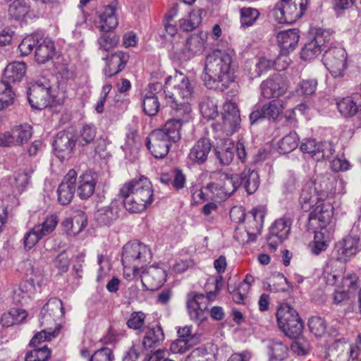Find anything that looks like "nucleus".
<instances>
[{
    "mask_svg": "<svg viewBox=\"0 0 361 361\" xmlns=\"http://www.w3.org/2000/svg\"><path fill=\"white\" fill-rule=\"evenodd\" d=\"M337 185H342L343 180H336L329 174H320L303 185L299 202L305 212L314 207L309 217L312 226L318 224V228H323L330 222L334 207L325 200L337 192Z\"/></svg>",
    "mask_w": 361,
    "mask_h": 361,
    "instance_id": "1",
    "label": "nucleus"
},
{
    "mask_svg": "<svg viewBox=\"0 0 361 361\" xmlns=\"http://www.w3.org/2000/svg\"><path fill=\"white\" fill-rule=\"evenodd\" d=\"M165 85V97L171 109V118L165 125L167 129L173 130V137L178 138V133H180L182 126L192 120L190 102L194 88L189 78L178 71L167 77Z\"/></svg>",
    "mask_w": 361,
    "mask_h": 361,
    "instance_id": "2",
    "label": "nucleus"
},
{
    "mask_svg": "<svg viewBox=\"0 0 361 361\" xmlns=\"http://www.w3.org/2000/svg\"><path fill=\"white\" fill-rule=\"evenodd\" d=\"M126 209L131 213L145 211L154 200V190L150 180L145 177L126 182L120 189Z\"/></svg>",
    "mask_w": 361,
    "mask_h": 361,
    "instance_id": "3",
    "label": "nucleus"
},
{
    "mask_svg": "<svg viewBox=\"0 0 361 361\" xmlns=\"http://www.w3.org/2000/svg\"><path fill=\"white\" fill-rule=\"evenodd\" d=\"M231 63V56L224 51L216 49L207 54L202 75L205 85L209 88H213L217 87L214 86L216 83L221 82L224 87L233 83Z\"/></svg>",
    "mask_w": 361,
    "mask_h": 361,
    "instance_id": "4",
    "label": "nucleus"
},
{
    "mask_svg": "<svg viewBox=\"0 0 361 361\" xmlns=\"http://www.w3.org/2000/svg\"><path fill=\"white\" fill-rule=\"evenodd\" d=\"M27 65L24 62L14 61L8 63L4 72V79L0 81V110L13 103L15 92L11 83L20 82L25 75Z\"/></svg>",
    "mask_w": 361,
    "mask_h": 361,
    "instance_id": "5",
    "label": "nucleus"
},
{
    "mask_svg": "<svg viewBox=\"0 0 361 361\" xmlns=\"http://www.w3.org/2000/svg\"><path fill=\"white\" fill-rule=\"evenodd\" d=\"M172 130L167 129L164 125L162 128L153 130L147 137L146 145L155 158L165 157L169 152L171 143L180 140L181 133H178V138H176Z\"/></svg>",
    "mask_w": 361,
    "mask_h": 361,
    "instance_id": "6",
    "label": "nucleus"
},
{
    "mask_svg": "<svg viewBox=\"0 0 361 361\" xmlns=\"http://www.w3.org/2000/svg\"><path fill=\"white\" fill-rule=\"evenodd\" d=\"M151 258L149 248L137 240L126 244L123 247L122 263L126 269H133V274H138L141 264H145Z\"/></svg>",
    "mask_w": 361,
    "mask_h": 361,
    "instance_id": "7",
    "label": "nucleus"
},
{
    "mask_svg": "<svg viewBox=\"0 0 361 361\" xmlns=\"http://www.w3.org/2000/svg\"><path fill=\"white\" fill-rule=\"evenodd\" d=\"M235 214H240L238 221L244 219L245 223V232L247 235L246 242H253L258 235L261 233L263 227L265 212L262 207H256L245 214L238 207H233L230 212V216L233 218Z\"/></svg>",
    "mask_w": 361,
    "mask_h": 361,
    "instance_id": "8",
    "label": "nucleus"
},
{
    "mask_svg": "<svg viewBox=\"0 0 361 361\" xmlns=\"http://www.w3.org/2000/svg\"><path fill=\"white\" fill-rule=\"evenodd\" d=\"M308 3L309 0H282L276 5L274 16L279 23H293L303 15Z\"/></svg>",
    "mask_w": 361,
    "mask_h": 361,
    "instance_id": "9",
    "label": "nucleus"
},
{
    "mask_svg": "<svg viewBox=\"0 0 361 361\" xmlns=\"http://www.w3.org/2000/svg\"><path fill=\"white\" fill-rule=\"evenodd\" d=\"M279 327L287 336L295 337L303 329V324L298 312L290 305L281 304L276 312Z\"/></svg>",
    "mask_w": 361,
    "mask_h": 361,
    "instance_id": "10",
    "label": "nucleus"
},
{
    "mask_svg": "<svg viewBox=\"0 0 361 361\" xmlns=\"http://www.w3.org/2000/svg\"><path fill=\"white\" fill-rule=\"evenodd\" d=\"M360 250V238L356 235H348L335 244L330 258V265H334L336 262L345 264Z\"/></svg>",
    "mask_w": 361,
    "mask_h": 361,
    "instance_id": "11",
    "label": "nucleus"
},
{
    "mask_svg": "<svg viewBox=\"0 0 361 361\" xmlns=\"http://www.w3.org/2000/svg\"><path fill=\"white\" fill-rule=\"evenodd\" d=\"M55 95L49 80L42 78L32 83L27 90V99L32 109H43L50 104Z\"/></svg>",
    "mask_w": 361,
    "mask_h": 361,
    "instance_id": "12",
    "label": "nucleus"
},
{
    "mask_svg": "<svg viewBox=\"0 0 361 361\" xmlns=\"http://www.w3.org/2000/svg\"><path fill=\"white\" fill-rule=\"evenodd\" d=\"M59 222L56 215L47 216L41 223L35 225L23 238L25 247L30 250L33 247L40 239L51 233Z\"/></svg>",
    "mask_w": 361,
    "mask_h": 361,
    "instance_id": "13",
    "label": "nucleus"
},
{
    "mask_svg": "<svg viewBox=\"0 0 361 361\" xmlns=\"http://www.w3.org/2000/svg\"><path fill=\"white\" fill-rule=\"evenodd\" d=\"M323 63L333 77L343 75L346 68L347 54L342 47H329L323 54Z\"/></svg>",
    "mask_w": 361,
    "mask_h": 361,
    "instance_id": "14",
    "label": "nucleus"
},
{
    "mask_svg": "<svg viewBox=\"0 0 361 361\" xmlns=\"http://www.w3.org/2000/svg\"><path fill=\"white\" fill-rule=\"evenodd\" d=\"M357 353L345 340L335 341L326 352L325 361H356Z\"/></svg>",
    "mask_w": 361,
    "mask_h": 361,
    "instance_id": "15",
    "label": "nucleus"
},
{
    "mask_svg": "<svg viewBox=\"0 0 361 361\" xmlns=\"http://www.w3.org/2000/svg\"><path fill=\"white\" fill-rule=\"evenodd\" d=\"M261 95L267 99L277 98L283 95L288 87L286 78L275 73L263 80L260 85Z\"/></svg>",
    "mask_w": 361,
    "mask_h": 361,
    "instance_id": "16",
    "label": "nucleus"
},
{
    "mask_svg": "<svg viewBox=\"0 0 361 361\" xmlns=\"http://www.w3.org/2000/svg\"><path fill=\"white\" fill-rule=\"evenodd\" d=\"M209 300L203 294L190 293L188 295L187 307L191 319L202 322L207 318Z\"/></svg>",
    "mask_w": 361,
    "mask_h": 361,
    "instance_id": "17",
    "label": "nucleus"
},
{
    "mask_svg": "<svg viewBox=\"0 0 361 361\" xmlns=\"http://www.w3.org/2000/svg\"><path fill=\"white\" fill-rule=\"evenodd\" d=\"M300 149L303 153L310 154L312 158L317 161L329 159L335 152L331 142H317L314 139L304 140Z\"/></svg>",
    "mask_w": 361,
    "mask_h": 361,
    "instance_id": "18",
    "label": "nucleus"
},
{
    "mask_svg": "<svg viewBox=\"0 0 361 361\" xmlns=\"http://www.w3.org/2000/svg\"><path fill=\"white\" fill-rule=\"evenodd\" d=\"M32 135V127L27 124L14 126L11 131L0 137V146L10 147L26 143Z\"/></svg>",
    "mask_w": 361,
    "mask_h": 361,
    "instance_id": "19",
    "label": "nucleus"
},
{
    "mask_svg": "<svg viewBox=\"0 0 361 361\" xmlns=\"http://www.w3.org/2000/svg\"><path fill=\"white\" fill-rule=\"evenodd\" d=\"M286 103L283 99H274L264 104L260 109L253 111L250 114V123L253 125L262 118L275 121L283 111Z\"/></svg>",
    "mask_w": 361,
    "mask_h": 361,
    "instance_id": "20",
    "label": "nucleus"
},
{
    "mask_svg": "<svg viewBox=\"0 0 361 361\" xmlns=\"http://www.w3.org/2000/svg\"><path fill=\"white\" fill-rule=\"evenodd\" d=\"M141 281L146 290L154 291L163 286L166 281V271L158 266H151L142 271Z\"/></svg>",
    "mask_w": 361,
    "mask_h": 361,
    "instance_id": "21",
    "label": "nucleus"
},
{
    "mask_svg": "<svg viewBox=\"0 0 361 361\" xmlns=\"http://www.w3.org/2000/svg\"><path fill=\"white\" fill-rule=\"evenodd\" d=\"M62 301L58 298L50 299L42 307L39 322L41 326H53L64 315Z\"/></svg>",
    "mask_w": 361,
    "mask_h": 361,
    "instance_id": "22",
    "label": "nucleus"
},
{
    "mask_svg": "<svg viewBox=\"0 0 361 361\" xmlns=\"http://www.w3.org/2000/svg\"><path fill=\"white\" fill-rule=\"evenodd\" d=\"M291 221L287 217L276 220L271 225L267 236V243L272 249H276L288 235L290 231Z\"/></svg>",
    "mask_w": 361,
    "mask_h": 361,
    "instance_id": "23",
    "label": "nucleus"
},
{
    "mask_svg": "<svg viewBox=\"0 0 361 361\" xmlns=\"http://www.w3.org/2000/svg\"><path fill=\"white\" fill-rule=\"evenodd\" d=\"M222 120L221 130L227 135L233 133L239 128L240 123V111L235 102H226L224 104Z\"/></svg>",
    "mask_w": 361,
    "mask_h": 361,
    "instance_id": "24",
    "label": "nucleus"
},
{
    "mask_svg": "<svg viewBox=\"0 0 361 361\" xmlns=\"http://www.w3.org/2000/svg\"><path fill=\"white\" fill-rule=\"evenodd\" d=\"M207 33L203 31L191 35L186 40L182 49L185 59H190L202 54L206 47Z\"/></svg>",
    "mask_w": 361,
    "mask_h": 361,
    "instance_id": "25",
    "label": "nucleus"
},
{
    "mask_svg": "<svg viewBox=\"0 0 361 361\" xmlns=\"http://www.w3.org/2000/svg\"><path fill=\"white\" fill-rule=\"evenodd\" d=\"M77 172L74 169L68 171L57 190L58 200L62 205L68 204L75 194Z\"/></svg>",
    "mask_w": 361,
    "mask_h": 361,
    "instance_id": "26",
    "label": "nucleus"
},
{
    "mask_svg": "<svg viewBox=\"0 0 361 361\" xmlns=\"http://www.w3.org/2000/svg\"><path fill=\"white\" fill-rule=\"evenodd\" d=\"M75 145L74 135L71 133L61 131L56 135L53 147L56 157L63 161L69 157Z\"/></svg>",
    "mask_w": 361,
    "mask_h": 361,
    "instance_id": "27",
    "label": "nucleus"
},
{
    "mask_svg": "<svg viewBox=\"0 0 361 361\" xmlns=\"http://www.w3.org/2000/svg\"><path fill=\"white\" fill-rule=\"evenodd\" d=\"M212 149V143L207 138H200L192 147L188 154V160L193 164L203 165L208 159Z\"/></svg>",
    "mask_w": 361,
    "mask_h": 361,
    "instance_id": "28",
    "label": "nucleus"
},
{
    "mask_svg": "<svg viewBox=\"0 0 361 361\" xmlns=\"http://www.w3.org/2000/svg\"><path fill=\"white\" fill-rule=\"evenodd\" d=\"M117 1L114 0L108 6H106L102 13L99 15L98 28L102 32H111L118 25Z\"/></svg>",
    "mask_w": 361,
    "mask_h": 361,
    "instance_id": "29",
    "label": "nucleus"
},
{
    "mask_svg": "<svg viewBox=\"0 0 361 361\" xmlns=\"http://www.w3.org/2000/svg\"><path fill=\"white\" fill-rule=\"evenodd\" d=\"M97 181V175L91 171L83 172L77 179V192L81 200L90 198L94 192Z\"/></svg>",
    "mask_w": 361,
    "mask_h": 361,
    "instance_id": "30",
    "label": "nucleus"
},
{
    "mask_svg": "<svg viewBox=\"0 0 361 361\" xmlns=\"http://www.w3.org/2000/svg\"><path fill=\"white\" fill-rule=\"evenodd\" d=\"M87 219L84 212L77 210L72 217L63 221L61 226L64 232L68 235L75 236L80 233L87 226Z\"/></svg>",
    "mask_w": 361,
    "mask_h": 361,
    "instance_id": "31",
    "label": "nucleus"
},
{
    "mask_svg": "<svg viewBox=\"0 0 361 361\" xmlns=\"http://www.w3.org/2000/svg\"><path fill=\"white\" fill-rule=\"evenodd\" d=\"M214 152L221 166H228L233 161L235 157V145L231 139L224 138L221 144H217L214 147Z\"/></svg>",
    "mask_w": 361,
    "mask_h": 361,
    "instance_id": "32",
    "label": "nucleus"
},
{
    "mask_svg": "<svg viewBox=\"0 0 361 361\" xmlns=\"http://www.w3.org/2000/svg\"><path fill=\"white\" fill-rule=\"evenodd\" d=\"M121 208L117 202H112L109 206L99 209L94 219L99 226H110L119 217Z\"/></svg>",
    "mask_w": 361,
    "mask_h": 361,
    "instance_id": "33",
    "label": "nucleus"
},
{
    "mask_svg": "<svg viewBox=\"0 0 361 361\" xmlns=\"http://www.w3.org/2000/svg\"><path fill=\"white\" fill-rule=\"evenodd\" d=\"M129 56L121 51H116L109 56L106 57V66L104 69V73L106 77H112L120 73L126 66Z\"/></svg>",
    "mask_w": 361,
    "mask_h": 361,
    "instance_id": "34",
    "label": "nucleus"
},
{
    "mask_svg": "<svg viewBox=\"0 0 361 361\" xmlns=\"http://www.w3.org/2000/svg\"><path fill=\"white\" fill-rule=\"evenodd\" d=\"M340 114L344 117L354 116L361 106V94L357 93L343 97L336 102Z\"/></svg>",
    "mask_w": 361,
    "mask_h": 361,
    "instance_id": "35",
    "label": "nucleus"
},
{
    "mask_svg": "<svg viewBox=\"0 0 361 361\" xmlns=\"http://www.w3.org/2000/svg\"><path fill=\"white\" fill-rule=\"evenodd\" d=\"M54 42L49 37L42 35V39L36 47L35 52V61L39 64H44L51 60L55 54Z\"/></svg>",
    "mask_w": 361,
    "mask_h": 361,
    "instance_id": "36",
    "label": "nucleus"
},
{
    "mask_svg": "<svg viewBox=\"0 0 361 361\" xmlns=\"http://www.w3.org/2000/svg\"><path fill=\"white\" fill-rule=\"evenodd\" d=\"M164 339L165 336L162 327L157 324L149 327L145 331L142 342V346L147 350L154 349L161 345Z\"/></svg>",
    "mask_w": 361,
    "mask_h": 361,
    "instance_id": "37",
    "label": "nucleus"
},
{
    "mask_svg": "<svg viewBox=\"0 0 361 361\" xmlns=\"http://www.w3.org/2000/svg\"><path fill=\"white\" fill-rule=\"evenodd\" d=\"M300 36L296 29H289L279 32L276 35L277 42L283 53L293 51L298 42Z\"/></svg>",
    "mask_w": 361,
    "mask_h": 361,
    "instance_id": "38",
    "label": "nucleus"
},
{
    "mask_svg": "<svg viewBox=\"0 0 361 361\" xmlns=\"http://www.w3.org/2000/svg\"><path fill=\"white\" fill-rule=\"evenodd\" d=\"M213 178H217L222 182L226 197L233 194L240 186L239 174H228L222 171L214 172Z\"/></svg>",
    "mask_w": 361,
    "mask_h": 361,
    "instance_id": "39",
    "label": "nucleus"
},
{
    "mask_svg": "<svg viewBox=\"0 0 361 361\" xmlns=\"http://www.w3.org/2000/svg\"><path fill=\"white\" fill-rule=\"evenodd\" d=\"M330 239V234L326 228L314 231V240L309 244L311 253L314 255H319L322 252L326 250Z\"/></svg>",
    "mask_w": 361,
    "mask_h": 361,
    "instance_id": "40",
    "label": "nucleus"
},
{
    "mask_svg": "<svg viewBox=\"0 0 361 361\" xmlns=\"http://www.w3.org/2000/svg\"><path fill=\"white\" fill-rule=\"evenodd\" d=\"M288 353V347L279 340H271L267 345L269 361H283Z\"/></svg>",
    "mask_w": 361,
    "mask_h": 361,
    "instance_id": "41",
    "label": "nucleus"
},
{
    "mask_svg": "<svg viewBox=\"0 0 361 361\" xmlns=\"http://www.w3.org/2000/svg\"><path fill=\"white\" fill-rule=\"evenodd\" d=\"M239 175L240 186H243L248 194H253L259 185L258 173L254 169H245Z\"/></svg>",
    "mask_w": 361,
    "mask_h": 361,
    "instance_id": "42",
    "label": "nucleus"
},
{
    "mask_svg": "<svg viewBox=\"0 0 361 361\" xmlns=\"http://www.w3.org/2000/svg\"><path fill=\"white\" fill-rule=\"evenodd\" d=\"M36 288L33 281H25L13 290V300L14 302L23 304L35 293Z\"/></svg>",
    "mask_w": 361,
    "mask_h": 361,
    "instance_id": "43",
    "label": "nucleus"
},
{
    "mask_svg": "<svg viewBox=\"0 0 361 361\" xmlns=\"http://www.w3.org/2000/svg\"><path fill=\"white\" fill-rule=\"evenodd\" d=\"M42 33L35 32L25 37L18 45L20 54L22 56H27L31 54L34 48L36 49L40 39H42Z\"/></svg>",
    "mask_w": 361,
    "mask_h": 361,
    "instance_id": "44",
    "label": "nucleus"
},
{
    "mask_svg": "<svg viewBox=\"0 0 361 361\" xmlns=\"http://www.w3.org/2000/svg\"><path fill=\"white\" fill-rule=\"evenodd\" d=\"M142 106L144 112L149 116H155L159 109V102L157 96L153 93L147 92L142 101Z\"/></svg>",
    "mask_w": 361,
    "mask_h": 361,
    "instance_id": "45",
    "label": "nucleus"
},
{
    "mask_svg": "<svg viewBox=\"0 0 361 361\" xmlns=\"http://www.w3.org/2000/svg\"><path fill=\"white\" fill-rule=\"evenodd\" d=\"M299 137L295 132H290L284 136L279 143L280 153L286 154L293 151L298 146Z\"/></svg>",
    "mask_w": 361,
    "mask_h": 361,
    "instance_id": "46",
    "label": "nucleus"
},
{
    "mask_svg": "<svg viewBox=\"0 0 361 361\" xmlns=\"http://www.w3.org/2000/svg\"><path fill=\"white\" fill-rule=\"evenodd\" d=\"M118 37L111 32H104L97 39L99 49L106 51L113 49L118 43Z\"/></svg>",
    "mask_w": 361,
    "mask_h": 361,
    "instance_id": "47",
    "label": "nucleus"
},
{
    "mask_svg": "<svg viewBox=\"0 0 361 361\" xmlns=\"http://www.w3.org/2000/svg\"><path fill=\"white\" fill-rule=\"evenodd\" d=\"M29 11V6L25 0H16L10 4L8 16L16 20L23 18Z\"/></svg>",
    "mask_w": 361,
    "mask_h": 361,
    "instance_id": "48",
    "label": "nucleus"
},
{
    "mask_svg": "<svg viewBox=\"0 0 361 361\" xmlns=\"http://www.w3.org/2000/svg\"><path fill=\"white\" fill-rule=\"evenodd\" d=\"M214 179L215 180L212 181L204 187V190L209 192L210 193V197L214 200H226L227 197L224 190L222 182L217 178Z\"/></svg>",
    "mask_w": 361,
    "mask_h": 361,
    "instance_id": "49",
    "label": "nucleus"
},
{
    "mask_svg": "<svg viewBox=\"0 0 361 361\" xmlns=\"http://www.w3.org/2000/svg\"><path fill=\"white\" fill-rule=\"evenodd\" d=\"M96 134L97 130L94 126L90 125L83 126L78 137V145L80 146H87L92 143L96 137Z\"/></svg>",
    "mask_w": 361,
    "mask_h": 361,
    "instance_id": "50",
    "label": "nucleus"
},
{
    "mask_svg": "<svg viewBox=\"0 0 361 361\" xmlns=\"http://www.w3.org/2000/svg\"><path fill=\"white\" fill-rule=\"evenodd\" d=\"M145 319L146 314L142 312H134L130 314L126 324L128 328L142 332Z\"/></svg>",
    "mask_w": 361,
    "mask_h": 361,
    "instance_id": "51",
    "label": "nucleus"
},
{
    "mask_svg": "<svg viewBox=\"0 0 361 361\" xmlns=\"http://www.w3.org/2000/svg\"><path fill=\"white\" fill-rule=\"evenodd\" d=\"M323 49L317 42L312 39L307 42L301 51V58L304 60H311L317 57Z\"/></svg>",
    "mask_w": 361,
    "mask_h": 361,
    "instance_id": "52",
    "label": "nucleus"
},
{
    "mask_svg": "<svg viewBox=\"0 0 361 361\" xmlns=\"http://www.w3.org/2000/svg\"><path fill=\"white\" fill-rule=\"evenodd\" d=\"M259 16V11L252 8L240 9V23L243 27H249L254 24Z\"/></svg>",
    "mask_w": 361,
    "mask_h": 361,
    "instance_id": "53",
    "label": "nucleus"
},
{
    "mask_svg": "<svg viewBox=\"0 0 361 361\" xmlns=\"http://www.w3.org/2000/svg\"><path fill=\"white\" fill-rule=\"evenodd\" d=\"M200 109L203 117L208 120L214 119L219 115L216 104L209 99L201 102Z\"/></svg>",
    "mask_w": 361,
    "mask_h": 361,
    "instance_id": "54",
    "label": "nucleus"
},
{
    "mask_svg": "<svg viewBox=\"0 0 361 361\" xmlns=\"http://www.w3.org/2000/svg\"><path fill=\"white\" fill-rule=\"evenodd\" d=\"M45 328L42 330L40 332H38L35 335V336L32 338L30 343L33 345H35L37 343H40L42 341H45L47 340H51V337H55L57 336L59 329L55 328L54 330H52V326H44Z\"/></svg>",
    "mask_w": 361,
    "mask_h": 361,
    "instance_id": "55",
    "label": "nucleus"
},
{
    "mask_svg": "<svg viewBox=\"0 0 361 361\" xmlns=\"http://www.w3.org/2000/svg\"><path fill=\"white\" fill-rule=\"evenodd\" d=\"M308 326L311 333L317 337L322 336L326 329L324 320L319 317H312L308 321Z\"/></svg>",
    "mask_w": 361,
    "mask_h": 361,
    "instance_id": "56",
    "label": "nucleus"
},
{
    "mask_svg": "<svg viewBox=\"0 0 361 361\" xmlns=\"http://www.w3.org/2000/svg\"><path fill=\"white\" fill-rule=\"evenodd\" d=\"M271 286V291L273 292H289L293 289V285L281 274L274 277V283Z\"/></svg>",
    "mask_w": 361,
    "mask_h": 361,
    "instance_id": "57",
    "label": "nucleus"
},
{
    "mask_svg": "<svg viewBox=\"0 0 361 361\" xmlns=\"http://www.w3.org/2000/svg\"><path fill=\"white\" fill-rule=\"evenodd\" d=\"M51 352L47 345L35 348L27 352L25 355V361H46L50 356Z\"/></svg>",
    "mask_w": 361,
    "mask_h": 361,
    "instance_id": "58",
    "label": "nucleus"
},
{
    "mask_svg": "<svg viewBox=\"0 0 361 361\" xmlns=\"http://www.w3.org/2000/svg\"><path fill=\"white\" fill-rule=\"evenodd\" d=\"M201 22L200 16L195 12L190 13L188 18H182L179 21L180 28L189 32L197 27Z\"/></svg>",
    "mask_w": 361,
    "mask_h": 361,
    "instance_id": "59",
    "label": "nucleus"
},
{
    "mask_svg": "<svg viewBox=\"0 0 361 361\" xmlns=\"http://www.w3.org/2000/svg\"><path fill=\"white\" fill-rule=\"evenodd\" d=\"M342 287L348 293L355 292L360 286L358 276L354 273H347L342 279Z\"/></svg>",
    "mask_w": 361,
    "mask_h": 361,
    "instance_id": "60",
    "label": "nucleus"
},
{
    "mask_svg": "<svg viewBox=\"0 0 361 361\" xmlns=\"http://www.w3.org/2000/svg\"><path fill=\"white\" fill-rule=\"evenodd\" d=\"M291 350L298 355H305L311 350V345L307 338L298 337L291 345Z\"/></svg>",
    "mask_w": 361,
    "mask_h": 361,
    "instance_id": "61",
    "label": "nucleus"
},
{
    "mask_svg": "<svg viewBox=\"0 0 361 361\" xmlns=\"http://www.w3.org/2000/svg\"><path fill=\"white\" fill-rule=\"evenodd\" d=\"M324 49L333 39L332 32L328 30L319 29L313 39Z\"/></svg>",
    "mask_w": 361,
    "mask_h": 361,
    "instance_id": "62",
    "label": "nucleus"
},
{
    "mask_svg": "<svg viewBox=\"0 0 361 361\" xmlns=\"http://www.w3.org/2000/svg\"><path fill=\"white\" fill-rule=\"evenodd\" d=\"M317 86L315 79L303 80L298 86L297 92L302 95H312L314 93Z\"/></svg>",
    "mask_w": 361,
    "mask_h": 361,
    "instance_id": "63",
    "label": "nucleus"
},
{
    "mask_svg": "<svg viewBox=\"0 0 361 361\" xmlns=\"http://www.w3.org/2000/svg\"><path fill=\"white\" fill-rule=\"evenodd\" d=\"M113 359L112 350L109 348H102L92 355L90 361H112Z\"/></svg>",
    "mask_w": 361,
    "mask_h": 361,
    "instance_id": "64",
    "label": "nucleus"
}]
</instances>
